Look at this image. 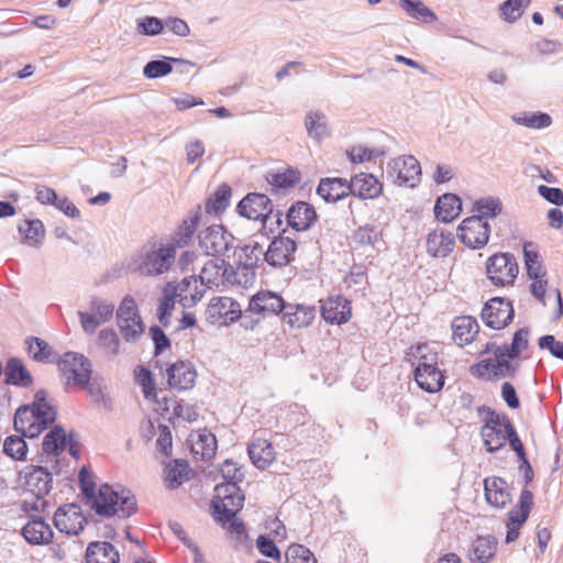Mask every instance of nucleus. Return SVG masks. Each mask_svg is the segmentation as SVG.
<instances>
[{
	"mask_svg": "<svg viewBox=\"0 0 563 563\" xmlns=\"http://www.w3.org/2000/svg\"><path fill=\"white\" fill-rule=\"evenodd\" d=\"M227 264L225 257H213L205 263L199 275L201 286L213 288L220 286V276L223 265Z\"/></svg>",
	"mask_w": 563,
	"mask_h": 563,
	"instance_id": "obj_50",
	"label": "nucleus"
},
{
	"mask_svg": "<svg viewBox=\"0 0 563 563\" xmlns=\"http://www.w3.org/2000/svg\"><path fill=\"white\" fill-rule=\"evenodd\" d=\"M247 455L253 465L258 470L267 468L275 460L273 444L265 439H254L247 445Z\"/></svg>",
	"mask_w": 563,
	"mask_h": 563,
	"instance_id": "obj_40",
	"label": "nucleus"
},
{
	"mask_svg": "<svg viewBox=\"0 0 563 563\" xmlns=\"http://www.w3.org/2000/svg\"><path fill=\"white\" fill-rule=\"evenodd\" d=\"M519 369V358L498 347L494 357V378L515 377Z\"/></svg>",
	"mask_w": 563,
	"mask_h": 563,
	"instance_id": "obj_48",
	"label": "nucleus"
},
{
	"mask_svg": "<svg viewBox=\"0 0 563 563\" xmlns=\"http://www.w3.org/2000/svg\"><path fill=\"white\" fill-rule=\"evenodd\" d=\"M235 212L247 220L262 222V236L266 235L269 239L275 229L271 227L267 229V221L273 213V201L263 192H249L235 206Z\"/></svg>",
	"mask_w": 563,
	"mask_h": 563,
	"instance_id": "obj_5",
	"label": "nucleus"
},
{
	"mask_svg": "<svg viewBox=\"0 0 563 563\" xmlns=\"http://www.w3.org/2000/svg\"><path fill=\"white\" fill-rule=\"evenodd\" d=\"M316 317V309L311 306H305L299 303H290L288 309L282 313V319L285 323L291 328H306L309 327Z\"/></svg>",
	"mask_w": 563,
	"mask_h": 563,
	"instance_id": "obj_41",
	"label": "nucleus"
},
{
	"mask_svg": "<svg viewBox=\"0 0 563 563\" xmlns=\"http://www.w3.org/2000/svg\"><path fill=\"white\" fill-rule=\"evenodd\" d=\"M20 532L30 545H47L52 543L54 538L52 527L40 515L27 516V521Z\"/></svg>",
	"mask_w": 563,
	"mask_h": 563,
	"instance_id": "obj_22",
	"label": "nucleus"
},
{
	"mask_svg": "<svg viewBox=\"0 0 563 563\" xmlns=\"http://www.w3.org/2000/svg\"><path fill=\"white\" fill-rule=\"evenodd\" d=\"M175 66L195 67L196 63L179 57L159 55L144 65L142 74L146 79H158L169 75Z\"/></svg>",
	"mask_w": 563,
	"mask_h": 563,
	"instance_id": "obj_28",
	"label": "nucleus"
},
{
	"mask_svg": "<svg viewBox=\"0 0 563 563\" xmlns=\"http://www.w3.org/2000/svg\"><path fill=\"white\" fill-rule=\"evenodd\" d=\"M533 498V493L528 488H523L520 493L517 504L507 514L506 522H509L510 525L523 526L528 520L531 509L534 505Z\"/></svg>",
	"mask_w": 563,
	"mask_h": 563,
	"instance_id": "obj_45",
	"label": "nucleus"
},
{
	"mask_svg": "<svg viewBox=\"0 0 563 563\" xmlns=\"http://www.w3.org/2000/svg\"><path fill=\"white\" fill-rule=\"evenodd\" d=\"M529 328H520L514 334L510 343H504L498 347L520 360L521 353L529 346Z\"/></svg>",
	"mask_w": 563,
	"mask_h": 563,
	"instance_id": "obj_61",
	"label": "nucleus"
},
{
	"mask_svg": "<svg viewBox=\"0 0 563 563\" xmlns=\"http://www.w3.org/2000/svg\"><path fill=\"white\" fill-rule=\"evenodd\" d=\"M134 379L141 386L146 400L157 401V384L152 371L145 365H137L134 368Z\"/></svg>",
	"mask_w": 563,
	"mask_h": 563,
	"instance_id": "obj_51",
	"label": "nucleus"
},
{
	"mask_svg": "<svg viewBox=\"0 0 563 563\" xmlns=\"http://www.w3.org/2000/svg\"><path fill=\"white\" fill-rule=\"evenodd\" d=\"M473 211H476V217H479L483 221H488V219H495L503 211V203L499 198L488 196L476 199L473 202Z\"/></svg>",
	"mask_w": 563,
	"mask_h": 563,
	"instance_id": "obj_53",
	"label": "nucleus"
},
{
	"mask_svg": "<svg viewBox=\"0 0 563 563\" xmlns=\"http://www.w3.org/2000/svg\"><path fill=\"white\" fill-rule=\"evenodd\" d=\"M167 386L170 389L186 391L194 388L197 372L190 361L178 360L166 368Z\"/></svg>",
	"mask_w": 563,
	"mask_h": 563,
	"instance_id": "obj_19",
	"label": "nucleus"
},
{
	"mask_svg": "<svg viewBox=\"0 0 563 563\" xmlns=\"http://www.w3.org/2000/svg\"><path fill=\"white\" fill-rule=\"evenodd\" d=\"M165 24V19L145 15L136 20V31L144 36H156L163 33Z\"/></svg>",
	"mask_w": 563,
	"mask_h": 563,
	"instance_id": "obj_63",
	"label": "nucleus"
},
{
	"mask_svg": "<svg viewBox=\"0 0 563 563\" xmlns=\"http://www.w3.org/2000/svg\"><path fill=\"white\" fill-rule=\"evenodd\" d=\"M264 240H268L266 235L262 236V229L254 234L250 242L235 247L234 254L238 255L241 268H252L253 266H263L261 255H263Z\"/></svg>",
	"mask_w": 563,
	"mask_h": 563,
	"instance_id": "obj_29",
	"label": "nucleus"
},
{
	"mask_svg": "<svg viewBox=\"0 0 563 563\" xmlns=\"http://www.w3.org/2000/svg\"><path fill=\"white\" fill-rule=\"evenodd\" d=\"M96 476L91 468L87 465L80 467L78 472V487L85 499V504L88 505L96 515L110 519L114 517V508L110 504V499L114 497L110 490V484L106 483L97 488Z\"/></svg>",
	"mask_w": 563,
	"mask_h": 563,
	"instance_id": "obj_3",
	"label": "nucleus"
},
{
	"mask_svg": "<svg viewBox=\"0 0 563 563\" xmlns=\"http://www.w3.org/2000/svg\"><path fill=\"white\" fill-rule=\"evenodd\" d=\"M497 544L494 536H477L470 550V560L473 563H488L496 554Z\"/></svg>",
	"mask_w": 563,
	"mask_h": 563,
	"instance_id": "obj_42",
	"label": "nucleus"
},
{
	"mask_svg": "<svg viewBox=\"0 0 563 563\" xmlns=\"http://www.w3.org/2000/svg\"><path fill=\"white\" fill-rule=\"evenodd\" d=\"M175 255L172 245L157 244L156 238L152 236L131 256L128 268L140 276H158L169 271Z\"/></svg>",
	"mask_w": 563,
	"mask_h": 563,
	"instance_id": "obj_2",
	"label": "nucleus"
},
{
	"mask_svg": "<svg viewBox=\"0 0 563 563\" xmlns=\"http://www.w3.org/2000/svg\"><path fill=\"white\" fill-rule=\"evenodd\" d=\"M286 223L296 232H307L311 230L319 220V214L314 206L308 201H294L286 214Z\"/></svg>",
	"mask_w": 563,
	"mask_h": 563,
	"instance_id": "obj_14",
	"label": "nucleus"
},
{
	"mask_svg": "<svg viewBox=\"0 0 563 563\" xmlns=\"http://www.w3.org/2000/svg\"><path fill=\"white\" fill-rule=\"evenodd\" d=\"M117 323L123 339L126 342L135 343L145 332V323L139 312L136 302L131 295H126L118 310Z\"/></svg>",
	"mask_w": 563,
	"mask_h": 563,
	"instance_id": "obj_8",
	"label": "nucleus"
},
{
	"mask_svg": "<svg viewBox=\"0 0 563 563\" xmlns=\"http://www.w3.org/2000/svg\"><path fill=\"white\" fill-rule=\"evenodd\" d=\"M350 179L343 177H323L319 179L316 194L325 203H336L351 196Z\"/></svg>",
	"mask_w": 563,
	"mask_h": 563,
	"instance_id": "obj_23",
	"label": "nucleus"
},
{
	"mask_svg": "<svg viewBox=\"0 0 563 563\" xmlns=\"http://www.w3.org/2000/svg\"><path fill=\"white\" fill-rule=\"evenodd\" d=\"M301 179V173L298 168L288 167L284 170H277L274 173H269L266 176L267 183L272 186L273 192H278L279 190H286L294 188L299 184Z\"/></svg>",
	"mask_w": 563,
	"mask_h": 563,
	"instance_id": "obj_47",
	"label": "nucleus"
},
{
	"mask_svg": "<svg viewBox=\"0 0 563 563\" xmlns=\"http://www.w3.org/2000/svg\"><path fill=\"white\" fill-rule=\"evenodd\" d=\"M18 231L23 238V243L37 247L45 238V228L40 219H25L18 225Z\"/></svg>",
	"mask_w": 563,
	"mask_h": 563,
	"instance_id": "obj_49",
	"label": "nucleus"
},
{
	"mask_svg": "<svg viewBox=\"0 0 563 563\" xmlns=\"http://www.w3.org/2000/svg\"><path fill=\"white\" fill-rule=\"evenodd\" d=\"M206 317L210 323L223 319V324L229 325L242 318V309L240 303L233 298L214 297L207 307Z\"/></svg>",
	"mask_w": 563,
	"mask_h": 563,
	"instance_id": "obj_16",
	"label": "nucleus"
},
{
	"mask_svg": "<svg viewBox=\"0 0 563 563\" xmlns=\"http://www.w3.org/2000/svg\"><path fill=\"white\" fill-rule=\"evenodd\" d=\"M86 563H120V553L109 541H91L85 551Z\"/></svg>",
	"mask_w": 563,
	"mask_h": 563,
	"instance_id": "obj_35",
	"label": "nucleus"
},
{
	"mask_svg": "<svg viewBox=\"0 0 563 563\" xmlns=\"http://www.w3.org/2000/svg\"><path fill=\"white\" fill-rule=\"evenodd\" d=\"M92 374L93 373H89V371L86 369V373L82 375H76L75 385L86 389L96 406L104 409L108 412L112 411V399L108 394L103 391L106 389L103 378L100 376L93 377Z\"/></svg>",
	"mask_w": 563,
	"mask_h": 563,
	"instance_id": "obj_20",
	"label": "nucleus"
},
{
	"mask_svg": "<svg viewBox=\"0 0 563 563\" xmlns=\"http://www.w3.org/2000/svg\"><path fill=\"white\" fill-rule=\"evenodd\" d=\"M87 523L88 518L77 503L59 506L53 517L54 527L67 536H79Z\"/></svg>",
	"mask_w": 563,
	"mask_h": 563,
	"instance_id": "obj_12",
	"label": "nucleus"
},
{
	"mask_svg": "<svg viewBox=\"0 0 563 563\" xmlns=\"http://www.w3.org/2000/svg\"><path fill=\"white\" fill-rule=\"evenodd\" d=\"M214 496L212 498H220L222 503L228 501L236 510H241L244 506L245 495L240 486L230 485H216Z\"/></svg>",
	"mask_w": 563,
	"mask_h": 563,
	"instance_id": "obj_55",
	"label": "nucleus"
},
{
	"mask_svg": "<svg viewBox=\"0 0 563 563\" xmlns=\"http://www.w3.org/2000/svg\"><path fill=\"white\" fill-rule=\"evenodd\" d=\"M25 439H33L29 434H12L8 435L3 442V453L13 460L24 461L27 455V444Z\"/></svg>",
	"mask_w": 563,
	"mask_h": 563,
	"instance_id": "obj_52",
	"label": "nucleus"
},
{
	"mask_svg": "<svg viewBox=\"0 0 563 563\" xmlns=\"http://www.w3.org/2000/svg\"><path fill=\"white\" fill-rule=\"evenodd\" d=\"M287 228H284L277 235L271 234V243L263 253V261L273 268L289 265L294 261L298 244L296 240L285 236Z\"/></svg>",
	"mask_w": 563,
	"mask_h": 563,
	"instance_id": "obj_9",
	"label": "nucleus"
},
{
	"mask_svg": "<svg viewBox=\"0 0 563 563\" xmlns=\"http://www.w3.org/2000/svg\"><path fill=\"white\" fill-rule=\"evenodd\" d=\"M523 264L528 278L545 277L539 247L532 241L523 242Z\"/></svg>",
	"mask_w": 563,
	"mask_h": 563,
	"instance_id": "obj_46",
	"label": "nucleus"
},
{
	"mask_svg": "<svg viewBox=\"0 0 563 563\" xmlns=\"http://www.w3.org/2000/svg\"><path fill=\"white\" fill-rule=\"evenodd\" d=\"M320 313L329 324H345L352 317V302L342 295H330L321 301Z\"/></svg>",
	"mask_w": 563,
	"mask_h": 563,
	"instance_id": "obj_15",
	"label": "nucleus"
},
{
	"mask_svg": "<svg viewBox=\"0 0 563 563\" xmlns=\"http://www.w3.org/2000/svg\"><path fill=\"white\" fill-rule=\"evenodd\" d=\"M478 416L483 417L484 424L481 428V435L488 453H496L505 448L507 443L506 421H511L507 413L497 412L486 405L477 408Z\"/></svg>",
	"mask_w": 563,
	"mask_h": 563,
	"instance_id": "obj_4",
	"label": "nucleus"
},
{
	"mask_svg": "<svg viewBox=\"0 0 563 563\" xmlns=\"http://www.w3.org/2000/svg\"><path fill=\"white\" fill-rule=\"evenodd\" d=\"M197 240L205 255L225 257V254L234 247L236 238L224 224L213 223L199 230Z\"/></svg>",
	"mask_w": 563,
	"mask_h": 563,
	"instance_id": "obj_6",
	"label": "nucleus"
},
{
	"mask_svg": "<svg viewBox=\"0 0 563 563\" xmlns=\"http://www.w3.org/2000/svg\"><path fill=\"white\" fill-rule=\"evenodd\" d=\"M172 287V283H168L163 290V296L158 300L156 309V318L162 328H167L170 324V317L175 309V298L177 297L176 291L167 292L168 288Z\"/></svg>",
	"mask_w": 563,
	"mask_h": 563,
	"instance_id": "obj_54",
	"label": "nucleus"
},
{
	"mask_svg": "<svg viewBox=\"0 0 563 563\" xmlns=\"http://www.w3.org/2000/svg\"><path fill=\"white\" fill-rule=\"evenodd\" d=\"M404 11L411 18L422 20L423 22H433L437 20L435 13L423 4L420 0H399Z\"/></svg>",
	"mask_w": 563,
	"mask_h": 563,
	"instance_id": "obj_60",
	"label": "nucleus"
},
{
	"mask_svg": "<svg viewBox=\"0 0 563 563\" xmlns=\"http://www.w3.org/2000/svg\"><path fill=\"white\" fill-rule=\"evenodd\" d=\"M412 374L418 387L429 394H435L444 387L445 374L439 366H423L422 369H413Z\"/></svg>",
	"mask_w": 563,
	"mask_h": 563,
	"instance_id": "obj_34",
	"label": "nucleus"
},
{
	"mask_svg": "<svg viewBox=\"0 0 563 563\" xmlns=\"http://www.w3.org/2000/svg\"><path fill=\"white\" fill-rule=\"evenodd\" d=\"M484 495L486 501L497 509L505 508L511 501L508 483L505 478L499 476L485 478Z\"/></svg>",
	"mask_w": 563,
	"mask_h": 563,
	"instance_id": "obj_32",
	"label": "nucleus"
},
{
	"mask_svg": "<svg viewBox=\"0 0 563 563\" xmlns=\"http://www.w3.org/2000/svg\"><path fill=\"white\" fill-rule=\"evenodd\" d=\"M233 195L232 187L228 183H221L205 201V212L208 216L220 217L230 206Z\"/></svg>",
	"mask_w": 563,
	"mask_h": 563,
	"instance_id": "obj_36",
	"label": "nucleus"
},
{
	"mask_svg": "<svg viewBox=\"0 0 563 563\" xmlns=\"http://www.w3.org/2000/svg\"><path fill=\"white\" fill-rule=\"evenodd\" d=\"M189 462L185 459H174L164 468V479L169 489H177L190 479Z\"/></svg>",
	"mask_w": 563,
	"mask_h": 563,
	"instance_id": "obj_44",
	"label": "nucleus"
},
{
	"mask_svg": "<svg viewBox=\"0 0 563 563\" xmlns=\"http://www.w3.org/2000/svg\"><path fill=\"white\" fill-rule=\"evenodd\" d=\"M238 511L228 508L220 498H212L210 503V515L213 520L230 533L246 536V527L243 520L238 518Z\"/></svg>",
	"mask_w": 563,
	"mask_h": 563,
	"instance_id": "obj_21",
	"label": "nucleus"
},
{
	"mask_svg": "<svg viewBox=\"0 0 563 563\" xmlns=\"http://www.w3.org/2000/svg\"><path fill=\"white\" fill-rule=\"evenodd\" d=\"M2 374L4 375L3 383L9 386L29 388L34 384L31 372L18 356L7 358Z\"/></svg>",
	"mask_w": 563,
	"mask_h": 563,
	"instance_id": "obj_27",
	"label": "nucleus"
},
{
	"mask_svg": "<svg viewBox=\"0 0 563 563\" xmlns=\"http://www.w3.org/2000/svg\"><path fill=\"white\" fill-rule=\"evenodd\" d=\"M492 227L479 217L470 216L457 227V239L471 250H481L488 244Z\"/></svg>",
	"mask_w": 563,
	"mask_h": 563,
	"instance_id": "obj_11",
	"label": "nucleus"
},
{
	"mask_svg": "<svg viewBox=\"0 0 563 563\" xmlns=\"http://www.w3.org/2000/svg\"><path fill=\"white\" fill-rule=\"evenodd\" d=\"M532 0H505L499 4L500 18L508 22L514 23L519 20L526 9L531 4Z\"/></svg>",
	"mask_w": 563,
	"mask_h": 563,
	"instance_id": "obj_56",
	"label": "nucleus"
},
{
	"mask_svg": "<svg viewBox=\"0 0 563 563\" xmlns=\"http://www.w3.org/2000/svg\"><path fill=\"white\" fill-rule=\"evenodd\" d=\"M434 218L442 223H451L462 212V199L457 194L445 192L435 199Z\"/></svg>",
	"mask_w": 563,
	"mask_h": 563,
	"instance_id": "obj_31",
	"label": "nucleus"
},
{
	"mask_svg": "<svg viewBox=\"0 0 563 563\" xmlns=\"http://www.w3.org/2000/svg\"><path fill=\"white\" fill-rule=\"evenodd\" d=\"M288 306L289 302L280 294L269 289H262L250 297L246 312H255V314L264 319L268 314H282L288 309Z\"/></svg>",
	"mask_w": 563,
	"mask_h": 563,
	"instance_id": "obj_13",
	"label": "nucleus"
},
{
	"mask_svg": "<svg viewBox=\"0 0 563 563\" xmlns=\"http://www.w3.org/2000/svg\"><path fill=\"white\" fill-rule=\"evenodd\" d=\"M486 276L496 287L512 285L519 274V266L512 253L497 252L485 264Z\"/></svg>",
	"mask_w": 563,
	"mask_h": 563,
	"instance_id": "obj_7",
	"label": "nucleus"
},
{
	"mask_svg": "<svg viewBox=\"0 0 563 563\" xmlns=\"http://www.w3.org/2000/svg\"><path fill=\"white\" fill-rule=\"evenodd\" d=\"M24 350L29 357L42 364L54 363V349L42 338L30 335L24 339Z\"/></svg>",
	"mask_w": 563,
	"mask_h": 563,
	"instance_id": "obj_43",
	"label": "nucleus"
},
{
	"mask_svg": "<svg viewBox=\"0 0 563 563\" xmlns=\"http://www.w3.org/2000/svg\"><path fill=\"white\" fill-rule=\"evenodd\" d=\"M220 473L224 482L220 483L219 485L232 484L234 486H240L239 484L245 478L243 466L239 465L236 462L230 459L224 460L220 468Z\"/></svg>",
	"mask_w": 563,
	"mask_h": 563,
	"instance_id": "obj_62",
	"label": "nucleus"
},
{
	"mask_svg": "<svg viewBox=\"0 0 563 563\" xmlns=\"http://www.w3.org/2000/svg\"><path fill=\"white\" fill-rule=\"evenodd\" d=\"M25 490L32 493L35 499L44 498L52 489L53 472L43 465H29L23 475Z\"/></svg>",
	"mask_w": 563,
	"mask_h": 563,
	"instance_id": "obj_18",
	"label": "nucleus"
},
{
	"mask_svg": "<svg viewBox=\"0 0 563 563\" xmlns=\"http://www.w3.org/2000/svg\"><path fill=\"white\" fill-rule=\"evenodd\" d=\"M405 361L410 363L413 369H422L423 366H438L439 353L428 343H418L408 349Z\"/></svg>",
	"mask_w": 563,
	"mask_h": 563,
	"instance_id": "obj_39",
	"label": "nucleus"
},
{
	"mask_svg": "<svg viewBox=\"0 0 563 563\" xmlns=\"http://www.w3.org/2000/svg\"><path fill=\"white\" fill-rule=\"evenodd\" d=\"M114 497L110 499L112 508H114V516L121 514V517L129 518L137 511V503L133 493L122 485H110V490Z\"/></svg>",
	"mask_w": 563,
	"mask_h": 563,
	"instance_id": "obj_37",
	"label": "nucleus"
},
{
	"mask_svg": "<svg viewBox=\"0 0 563 563\" xmlns=\"http://www.w3.org/2000/svg\"><path fill=\"white\" fill-rule=\"evenodd\" d=\"M48 429L42 441L40 463L46 462L48 457L58 459L66 450V430L64 426L54 424Z\"/></svg>",
	"mask_w": 563,
	"mask_h": 563,
	"instance_id": "obj_30",
	"label": "nucleus"
},
{
	"mask_svg": "<svg viewBox=\"0 0 563 563\" xmlns=\"http://www.w3.org/2000/svg\"><path fill=\"white\" fill-rule=\"evenodd\" d=\"M201 219L202 207L201 205H197L195 208L190 209L187 216L181 220L174 233L170 235V242L167 244L172 245L175 252L177 249L188 246L197 232Z\"/></svg>",
	"mask_w": 563,
	"mask_h": 563,
	"instance_id": "obj_17",
	"label": "nucleus"
},
{
	"mask_svg": "<svg viewBox=\"0 0 563 563\" xmlns=\"http://www.w3.org/2000/svg\"><path fill=\"white\" fill-rule=\"evenodd\" d=\"M63 375H67V384L75 385L76 375H82L86 369L93 373L91 361L81 353L67 351L54 362Z\"/></svg>",
	"mask_w": 563,
	"mask_h": 563,
	"instance_id": "obj_25",
	"label": "nucleus"
},
{
	"mask_svg": "<svg viewBox=\"0 0 563 563\" xmlns=\"http://www.w3.org/2000/svg\"><path fill=\"white\" fill-rule=\"evenodd\" d=\"M481 318L484 324L493 330H504L515 318L512 301L506 297H493L482 308Z\"/></svg>",
	"mask_w": 563,
	"mask_h": 563,
	"instance_id": "obj_10",
	"label": "nucleus"
},
{
	"mask_svg": "<svg viewBox=\"0 0 563 563\" xmlns=\"http://www.w3.org/2000/svg\"><path fill=\"white\" fill-rule=\"evenodd\" d=\"M455 238L452 232L437 230L429 232L427 236V252L432 257H446L453 251Z\"/></svg>",
	"mask_w": 563,
	"mask_h": 563,
	"instance_id": "obj_38",
	"label": "nucleus"
},
{
	"mask_svg": "<svg viewBox=\"0 0 563 563\" xmlns=\"http://www.w3.org/2000/svg\"><path fill=\"white\" fill-rule=\"evenodd\" d=\"M351 196L360 200L376 199L383 194V184L372 173H357L350 178Z\"/></svg>",
	"mask_w": 563,
	"mask_h": 563,
	"instance_id": "obj_24",
	"label": "nucleus"
},
{
	"mask_svg": "<svg viewBox=\"0 0 563 563\" xmlns=\"http://www.w3.org/2000/svg\"><path fill=\"white\" fill-rule=\"evenodd\" d=\"M305 126L310 137L321 140L327 133V118L321 111H309L305 118Z\"/></svg>",
	"mask_w": 563,
	"mask_h": 563,
	"instance_id": "obj_58",
	"label": "nucleus"
},
{
	"mask_svg": "<svg viewBox=\"0 0 563 563\" xmlns=\"http://www.w3.org/2000/svg\"><path fill=\"white\" fill-rule=\"evenodd\" d=\"M397 172V180L400 185L415 188L421 180V166L416 157L408 155L394 159L388 164V170Z\"/></svg>",
	"mask_w": 563,
	"mask_h": 563,
	"instance_id": "obj_26",
	"label": "nucleus"
},
{
	"mask_svg": "<svg viewBox=\"0 0 563 563\" xmlns=\"http://www.w3.org/2000/svg\"><path fill=\"white\" fill-rule=\"evenodd\" d=\"M48 393L41 388L35 391L32 402L20 405L13 416L16 433L38 438L45 430L56 424L57 409L47 400Z\"/></svg>",
	"mask_w": 563,
	"mask_h": 563,
	"instance_id": "obj_1",
	"label": "nucleus"
},
{
	"mask_svg": "<svg viewBox=\"0 0 563 563\" xmlns=\"http://www.w3.org/2000/svg\"><path fill=\"white\" fill-rule=\"evenodd\" d=\"M479 333V324L472 316H461L452 321V339L459 346L471 344Z\"/></svg>",
	"mask_w": 563,
	"mask_h": 563,
	"instance_id": "obj_33",
	"label": "nucleus"
},
{
	"mask_svg": "<svg viewBox=\"0 0 563 563\" xmlns=\"http://www.w3.org/2000/svg\"><path fill=\"white\" fill-rule=\"evenodd\" d=\"M512 120L519 124L531 129H545L551 125L552 118L549 113L542 111L536 112H523L519 114H515Z\"/></svg>",
	"mask_w": 563,
	"mask_h": 563,
	"instance_id": "obj_57",
	"label": "nucleus"
},
{
	"mask_svg": "<svg viewBox=\"0 0 563 563\" xmlns=\"http://www.w3.org/2000/svg\"><path fill=\"white\" fill-rule=\"evenodd\" d=\"M382 238V233L377 232L375 224H364L354 231L353 239L361 246H373L377 240Z\"/></svg>",
	"mask_w": 563,
	"mask_h": 563,
	"instance_id": "obj_64",
	"label": "nucleus"
},
{
	"mask_svg": "<svg viewBox=\"0 0 563 563\" xmlns=\"http://www.w3.org/2000/svg\"><path fill=\"white\" fill-rule=\"evenodd\" d=\"M384 147H367L363 145L352 146L346 150L347 159L352 164H362L385 155Z\"/></svg>",
	"mask_w": 563,
	"mask_h": 563,
	"instance_id": "obj_59",
	"label": "nucleus"
}]
</instances>
